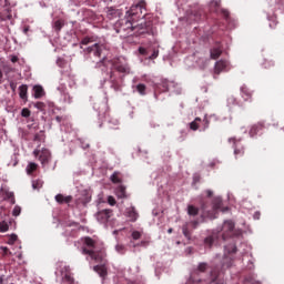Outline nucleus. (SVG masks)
I'll return each instance as SVG.
<instances>
[{"label": "nucleus", "instance_id": "obj_1", "mask_svg": "<svg viewBox=\"0 0 284 284\" xmlns=\"http://www.w3.org/2000/svg\"><path fill=\"white\" fill-rule=\"evenodd\" d=\"M82 254L90 256L91 261L95 263H103L105 261V252L97 248V241L90 236L82 237Z\"/></svg>", "mask_w": 284, "mask_h": 284}, {"label": "nucleus", "instance_id": "obj_2", "mask_svg": "<svg viewBox=\"0 0 284 284\" xmlns=\"http://www.w3.org/2000/svg\"><path fill=\"white\" fill-rule=\"evenodd\" d=\"M145 6V0H140L136 4H133L129 11H126V18L124 20L125 24H122V30H134L135 21H139V19H143V17H145V13L143 14Z\"/></svg>", "mask_w": 284, "mask_h": 284}, {"label": "nucleus", "instance_id": "obj_3", "mask_svg": "<svg viewBox=\"0 0 284 284\" xmlns=\"http://www.w3.org/2000/svg\"><path fill=\"white\" fill-rule=\"evenodd\" d=\"M223 206V200L221 197L213 199V205L211 210L207 209V203H201L202 215L207 216V219H216V214H219V210Z\"/></svg>", "mask_w": 284, "mask_h": 284}, {"label": "nucleus", "instance_id": "obj_4", "mask_svg": "<svg viewBox=\"0 0 284 284\" xmlns=\"http://www.w3.org/2000/svg\"><path fill=\"white\" fill-rule=\"evenodd\" d=\"M224 257L222 260V270H230L234 265V254H236V244H231L224 248Z\"/></svg>", "mask_w": 284, "mask_h": 284}, {"label": "nucleus", "instance_id": "obj_5", "mask_svg": "<svg viewBox=\"0 0 284 284\" xmlns=\"http://www.w3.org/2000/svg\"><path fill=\"white\" fill-rule=\"evenodd\" d=\"M111 65L120 74H130V64H128V61L123 57L112 59Z\"/></svg>", "mask_w": 284, "mask_h": 284}, {"label": "nucleus", "instance_id": "obj_6", "mask_svg": "<svg viewBox=\"0 0 284 284\" xmlns=\"http://www.w3.org/2000/svg\"><path fill=\"white\" fill-rule=\"evenodd\" d=\"M3 3V8L0 9V21H10L12 19V9H10L9 0H0V6Z\"/></svg>", "mask_w": 284, "mask_h": 284}, {"label": "nucleus", "instance_id": "obj_7", "mask_svg": "<svg viewBox=\"0 0 284 284\" xmlns=\"http://www.w3.org/2000/svg\"><path fill=\"white\" fill-rule=\"evenodd\" d=\"M33 156H39V161L42 165H48V163H50V159H52V154L48 149H42L41 151L36 149L33 151Z\"/></svg>", "mask_w": 284, "mask_h": 284}, {"label": "nucleus", "instance_id": "obj_8", "mask_svg": "<svg viewBox=\"0 0 284 284\" xmlns=\"http://www.w3.org/2000/svg\"><path fill=\"white\" fill-rule=\"evenodd\" d=\"M221 232L223 241H226L230 236H234V222L225 221L222 225Z\"/></svg>", "mask_w": 284, "mask_h": 284}, {"label": "nucleus", "instance_id": "obj_9", "mask_svg": "<svg viewBox=\"0 0 284 284\" xmlns=\"http://www.w3.org/2000/svg\"><path fill=\"white\" fill-rule=\"evenodd\" d=\"M229 143H233L235 159H239V156H243L245 154V146H243L241 140L230 138Z\"/></svg>", "mask_w": 284, "mask_h": 284}, {"label": "nucleus", "instance_id": "obj_10", "mask_svg": "<svg viewBox=\"0 0 284 284\" xmlns=\"http://www.w3.org/2000/svg\"><path fill=\"white\" fill-rule=\"evenodd\" d=\"M113 216V211L111 209H104L97 213V220L99 223H108Z\"/></svg>", "mask_w": 284, "mask_h": 284}, {"label": "nucleus", "instance_id": "obj_11", "mask_svg": "<svg viewBox=\"0 0 284 284\" xmlns=\"http://www.w3.org/2000/svg\"><path fill=\"white\" fill-rule=\"evenodd\" d=\"M84 52H85V54H93L98 59H101V54L103 52V45L95 43V44L84 49Z\"/></svg>", "mask_w": 284, "mask_h": 284}, {"label": "nucleus", "instance_id": "obj_12", "mask_svg": "<svg viewBox=\"0 0 284 284\" xmlns=\"http://www.w3.org/2000/svg\"><path fill=\"white\" fill-rule=\"evenodd\" d=\"M110 83L112 90L114 92H121V83H119V80L116 79V73L114 71H110Z\"/></svg>", "mask_w": 284, "mask_h": 284}, {"label": "nucleus", "instance_id": "obj_13", "mask_svg": "<svg viewBox=\"0 0 284 284\" xmlns=\"http://www.w3.org/2000/svg\"><path fill=\"white\" fill-rule=\"evenodd\" d=\"M227 65H230V62H227V60H220L215 62V67H214L215 74H221V72H225V70H227Z\"/></svg>", "mask_w": 284, "mask_h": 284}, {"label": "nucleus", "instance_id": "obj_14", "mask_svg": "<svg viewBox=\"0 0 284 284\" xmlns=\"http://www.w3.org/2000/svg\"><path fill=\"white\" fill-rule=\"evenodd\" d=\"M0 192H2V195L4 196L3 197L4 201H9L11 203V205H14V203H17L13 192H10L3 187L0 190Z\"/></svg>", "mask_w": 284, "mask_h": 284}, {"label": "nucleus", "instance_id": "obj_15", "mask_svg": "<svg viewBox=\"0 0 284 284\" xmlns=\"http://www.w3.org/2000/svg\"><path fill=\"white\" fill-rule=\"evenodd\" d=\"M252 90H250L247 87H241V97L244 101H252Z\"/></svg>", "mask_w": 284, "mask_h": 284}, {"label": "nucleus", "instance_id": "obj_16", "mask_svg": "<svg viewBox=\"0 0 284 284\" xmlns=\"http://www.w3.org/2000/svg\"><path fill=\"white\" fill-rule=\"evenodd\" d=\"M126 216L128 219H130V221H132V223H134L136 219H139V213L136 212V209H134V206H131L126 209Z\"/></svg>", "mask_w": 284, "mask_h": 284}, {"label": "nucleus", "instance_id": "obj_17", "mask_svg": "<svg viewBox=\"0 0 284 284\" xmlns=\"http://www.w3.org/2000/svg\"><path fill=\"white\" fill-rule=\"evenodd\" d=\"M93 270L97 272V274H99L101 278H105L108 276V268L105 265H95Z\"/></svg>", "mask_w": 284, "mask_h": 284}, {"label": "nucleus", "instance_id": "obj_18", "mask_svg": "<svg viewBox=\"0 0 284 284\" xmlns=\"http://www.w3.org/2000/svg\"><path fill=\"white\" fill-rule=\"evenodd\" d=\"M222 54H223V49L221 48L220 43H217L215 48L211 49V59L216 60Z\"/></svg>", "mask_w": 284, "mask_h": 284}, {"label": "nucleus", "instance_id": "obj_19", "mask_svg": "<svg viewBox=\"0 0 284 284\" xmlns=\"http://www.w3.org/2000/svg\"><path fill=\"white\" fill-rule=\"evenodd\" d=\"M263 128H265V125L262 122L254 124L253 126H251L250 136H256V134H258V132H261Z\"/></svg>", "mask_w": 284, "mask_h": 284}, {"label": "nucleus", "instance_id": "obj_20", "mask_svg": "<svg viewBox=\"0 0 284 284\" xmlns=\"http://www.w3.org/2000/svg\"><path fill=\"white\" fill-rule=\"evenodd\" d=\"M55 201L60 205H62V203H72V196L71 195L63 196V194H58L55 195Z\"/></svg>", "mask_w": 284, "mask_h": 284}, {"label": "nucleus", "instance_id": "obj_21", "mask_svg": "<svg viewBox=\"0 0 284 284\" xmlns=\"http://www.w3.org/2000/svg\"><path fill=\"white\" fill-rule=\"evenodd\" d=\"M19 97L22 101H28V85L22 84L19 87Z\"/></svg>", "mask_w": 284, "mask_h": 284}, {"label": "nucleus", "instance_id": "obj_22", "mask_svg": "<svg viewBox=\"0 0 284 284\" xmlns=\"http://www.w3.org/2000/svg\"><path fill=\"white\" fill-rule=\"evenodd\" d=\"M209 284H223L221 280H219V271H216V268L211 271V281Z\"/></svg>", "mask_w": 284, "mask_h": 284}, {"label": "nucleus", "instance_id": "obj_23", "mask_svg": "<svg viewBox=\"0 0 284 284\" xmlns=\"http://www.w3.org/2000/svg\"><path fill=\"white\" fill-rule=\"evenodd\" d=\"M33 92H34L33 94L34 99H41V97L45 94V92L43 91V87L41 85H34Z\"/></svg>", "mask_w": 284, "mask_h": 284}, {"label": "nucleus", "instance_id": "obj_24", "mask_svg": "<svg viewBox=\"0 0 284 284\" xmlns=\"http://www.w3.org/2000/svg\"><path fill=\"white\" fill-rule=\"evenodd\" d=\"M39 168L38 163L31 162L27 165V174L31 175L34 174V172H37Z\"/></svg>", "mask_w": 284, "mask_h": 284}, {"label": "nucleus", "instance_id": "obj_25", "mask_svg": "<svg viewBox=\"0 0 284 284\" xmlns=\"http://www.w3.org/2000/svg\"><path fill=\"white\" fill-rule=\"evenodd\" d=\"M221 14L224 19V21H226V23H232V17L230 16V11H227V9H221Z\"/></svg>", "mask_w": 284, "mask_h": 284}, {"label": "nucleus", "instance_id": "obj_26", "mask_svg": "<svg viewBox=\"0 0 284 284\" xmlns=\"http://www.w3.org/2000/svg\"><path fill=\"white\" fill-rule=\"evenodd\" d=\"M187 214H189V216H197L199 215V207L190 204L187 206Z\"/></svg>", "mask_w": 284, "mask_h": 284}, {"label": "nucleus", "instance_id": "obj_27", "mask_svg": "<svg viewBox=\"0 0 284 284\" xmlns=\"http://www.w3.org/2000/svg\"><path fill=\"white\" fill-rule=\"evenodd\" d=\"M94 41H97V38L94 36H92V37H84L81 40L80 45H88L89 43H94Z\"/></svg>", "mask_w": 284, "mask_h": 284}, {"label": "nucleus", "instance_id": "obj_28", "mask_svg": "<svg viewBox=\"0 0 284 284\" xmlns=\"http://www.w3.org/2000/svg\"><path fill=\"white\" fill-rule=\"evenodd\" d=\"M136 92L141 94V97H145V90H148V87L143 83H140L135 87Z\"/></svg>", "mask_w": 284, "mask_h": 284}, {"label": "nucleus", "instance_id": "obj_29", "mask_svg": "<svg viewBox=\"0 0 284 284\" xmlns=\"http://www.w3.org/2000/svg\"><path fill=\"white\" fill-rule=\"evenodd\" d=\"M200 123H201V118H195L194 121L190 123V129L193 130V132H196V130H199Z\"/></svg>", "mask_w": 284, "mask_h": 284}, {"label": "nucleus", "instance_id": "obj_30", "mask_svg": "<svg viewBox=\"0 0 284 284\" xmlns=\"http://www.w3.org/2000/svg\"><path fill=\"white\" fill-rule=\"evenodd\" d=\"M182 232L185 239H189V240L192 239V232L190 231V227L187 226V224H184L182 226Z\"/></svg>", "mask_w": 284, "mask_h": 284}, {"label": "nucleus", "instance_id": "obj_31", "mask_svg": "<svg viewBox=\"0 0 284 284\" xmlns=\"http://www.w3.org/2000/svg\"><path fill=\"white\" fill-rule=\"evenodd\" d=\"M63 26H65V23L63 22V20H57V21L54 22L53 28H54V30H55L57 32H61V29L63 28Z\"/></svg>", "mask_w": 284, "mask_h": 284}, {"label": "nucleus", "instance_id": "obj_32", "mask_svg": "<svg viewBox=\"0 0 284 284\" xmlns=\"http://www.w3.org/2000/svg\"><path fill=\"white\" fill-rule=\"evenodd\" d=\"M187 284H207L205 280H194V275H191V278Z\"/></svg>", "mask_w": 284, "mask_h": 284}, {"label": "nucleus", "instance_id": "obj_33", "mask_svg": "<svg viewBox=\"0 0 284 284\" xmlns=\"http://www.w3.org/2000/svg\"><path fill=\"white\" fill-rule=\"evenodd\" d=\"M32 187H33V190H41V187H43L42 180H34L32 182Z\"/></svg>", "mask_w": 284, "mask_h": 284}, {"label": "nucleus", "instance_id": "obj_34", "mask_svg": "<svg viewBox=\"0 0 284 284\" xmlns=\"http://www.w3.org/2000/svg\"><path fill=\"white\" fill-rule=\"evenodd\" d=\"M204 245H206V247H212V245H214V236H207L204 240Z\"/></svg>", "mask_w": 284, "mask_h": 284}, {"label": "nucleus", "instance_id": "obj_35", "mask_svg": "<svg viewBox=\"0 0 284 284\" xmlns=\"http://www.w3.org/2000/svg\"><path fill=\"white\" fill-rule=\"evenodd\" d=\"M197 272L204 273L207 272V263L202 262L197 265Z\"/></svg>", "mask_w": 284, "mask_h": 284}, {"label": "nucleus", "instance_id": "obj_36", "mask_svg": "<svg viewBox=\"0 0 284 284\" xmlns=\"http://www.w3.org/2000/svg\"><path fill=\"white\" fill-rule=\"evenodd\" d=\"M118 196L120 197V199H125V186H119L118 187Z\"/></svg>", "mask_w": 284, "mask_h": 284}, {"label": "nucleus", "instance_id": "obj_37", "mask_svg": "<svg viewBox=\"0 0 284 284\" xmlns=\"http://www.w3.org/2000/svg\"><path fill=\"white\" fill-rule=\"evenodd\" d=\"M219 8H221V2L219 1L211 2V10H214V12H219Z\"/></svg>", "mask_w": 284, "mask_h": 284}, {"label": "nucleus", "instance_id": "obj_38", "mask_svg": "<svg viewBox=\"0 0 284 284\" xmlns=\"http://www.w3.org/2000/svg\"><path fill=\"white\" fill-rule=\"evenodd\" d=\"M30 114H32V112L30 111V109L28 108H23L21 111V116H23L24 119H29Z\"/></svg>", "mask_w": 284, "mask_h": 284}, {"label": "nucleus", "instance_id": "obj_39", "mask_svg": "<svg viewBox=\"0 0 284 284\" xmlns=\"http://www.w3.org/2000/svg\"><path fill=\"white\" fill-rule=\"evenodd\" d=\"M111 181H112V183H121V178H119V173L118 172H114L111 175Z\"/></svg>", "mask_w": 284, "mask_h": 284}, {"label": "nucleus", "instance_id": "obj_40", "mask_svg": "<svg viewBox=\"0 0 284 284\" xmlns=\"http://www.w3.org/2000/svg\"><path fill=\"white\" fill-rule=\"evenodd\" d=\"M10 230V226L7 224V222H0V232H8Z\"/></svg>", "mask_w": 284, "mask_h": 284}, {"label": "nucleus", "instance_id": "obj_41", "mask_svg": "<svg viewBox=\"0 0 284 284\" xmlns=\"http://www.w3.org/2000/svg\"><path fill=\"white\" fill-rule=\"evenodd\" d=\"M34 108H37V110H40V112H43V111H45V103H43V102H37V103L34 104Z\"/></svg>", "mask_w": 284, "mask_h": 284}, {"label": "nucleus", "instance_id": "obj_42", "mask_svg": "<svg viewBox=\"0 0 284 284\" xmlns=\"http://www.w3.org/2000/svg\"><path fill=\"white\" fill-rule=\"evenodd\" d=\"M115 250L119 252V254H125V246L123 244H118Z\"/></svg>", "mask_w": 284, "mask_h": 284}, {"label": "nucleus", "instance_id": "obj_43", "mask_svg": "<svg viewBox=\"0 0 284 284\" xmlns=\"http://www.w3.org/2000/svg\"><path fill=\"white\" fill-rule=\"evenodd\" d=\"M21 214V206L16 205L12 211V216H19Z\"/></svg>", "mask_w": 284, "mask_h": 284}, {"label": "nucleus", "instance_id": "obj_44", "mask_svg": "<svg viewBox=\"0 0 284 284\" xmlns=\"http://www.w3.org/2000/svg\"><path fill=\"white\" fill-rule=\"evenodd\" d=\"M159 58V49H153V53L149 57L151 61Z\"/></svg>", "mask_w": 284, "mask_h": 284}, {"label": "nucleus", "instance_id": "obj_45", "mask_svg": "<svg viewBox=\"0 0 284 284\" xmlns=\"http://www.w3.org/2000/svg\"><path fill=\"white\" fill-rule=\"evenodd\" d=\"M207 128H210V120L207 118L203 119V132H205V130H207Z\"/></svg>", "mask_w": 284, "mask_h": 284}, {"label": "nucleus", "instance_id": "obj_46", "mask_svg": "<svg viewBox=\"0 0 284 284\" xmlns=\"http://www.w3.org/2000/svg\"><path fill=\"white\" fill-rule=\"evenodd\" d=\"M108 17H116V9L114 8H109L106 12Z\"/></svg>", "mask_w": 284, "mask_h": 284}, {"label": "nucleus", "instance_id": "obj_47", "mask_svg": "<svg viewBox=\"0 0 284 284\" xmlns=\"http://www.w3.org/2000/svg\"><path fill=\"white\" fill-rule=\"evenodd\" d=\"M132 239H133V241H139V239H141V232L133 231L132 232Z\"/></svg>", "mask_w": 284, "mask_h": 284}, {"label": "nucleus", "instance_id": "obj_48", "mask_svg": "<svg viewBox=\"0 0 284 284\" xmlns=\"http://www.w3.org/2000/svg\"><path fill=\"white\" fill-rule=\"evenodd\" d=\"M109 205H116V200L113 196L108 197Z\"/></svg>", "mask_w": 284, "mask_h": 284}, {"label": "nucleus", "instance_id": "obj_49", "mask_svg": "<svg viewBox=\"0 0 284 284\" xmlns=\"http://www.w3.org/2000/svg\"><path fill=\"white\" fill-rule=\"evenodd\" d=\"M139 52H140V54H142L143 57H146V54H148V49H145V48H143V47H140V48H139Z\"/></svg>", "mask_w": 284, "mask_h": 284}, {"label": "nucleus", "instance_id": "obj_50", "mask_svg": "<svg viewBox=\"0 0 284 284\" xmlns=\"http://www.w3.org/2000/svg\"><path fill=\"white\" fill-rule=\"evenodd\" d=\"M64 278L70 284L74 283V278L72 276H70V275H65Z\"/></svg>", "mask_w": 284, "mask_h": 284}, {"label": "nucleus", "instance_id": "obj_51", "mask_svg": "<svg viewBox=\"0 0 284 284\" xmlns=\"http://www.w3.org/2000/svg\"><path fill=\"white\" fill-rule=\"evenodd\" d=\"M273 65H274V62H272V61H265V63H264L265 69L272 68Z\"/></svg>", "mask_w": 284, "mask_h": 284}, {"label": "nucleus", "instance_id": "obj_52", "mask_svg": "<svg viewBox=\"0 0 284 284\" xmlns=\"http://www.w3.org/2000/svg\"><path fill=\"white\" fill-rule=\"evenodd\" d=\"M169 82L168 80H162V88H164V90H169Z\"/></svg>", "mask_w": 284, "mask_h": 284}, {"label": "nucleus", "instance_id": "obj_53", "mask_svg": "<svg viewBox=\"0 0 284 284\" xmlns=\"http://www.w3.org/2000/svg\"><path fill=\"white\" fill-rule=\"evenodd\" d=\"M191 225H192L193 230H196V227H199V221H192Z\"/></svg>", "mask_w": 284, "mask_h": 284}, {"label": "nucleus", "instance_id": "obj_54", "mask_svg": "<svg viewBox=\"0 0 284 284\" xmlns=\"http://www.w3.org/2000/svg\"><path fill=\"white\" fill-rule=\"evenodd\" d=\"M19 61V57L11 55V63H17Z\"/></svg>", "mask_w": 284, "mask_h": 284}, {"label": "nucleus", "instance_id": "obj_55", "mask_svg": "<svg viewBox=\"0 0 284 284\" xmlns=\"http://www.w3.org/2000/svg\"><path fill=\"white\" fill-rule=\"evenodd\" d=\"M9 85H10L12 92H14L17 90V84L14 82H10Z\"/></svg>", "mask_w": 284, "mask_h": 284}, {"label": "nucleus", "instance_id": "obj_56", "mask_svg": "<svg viewBox=\"0 0 284 284\" xmlns=\"http://www.w3.org/2000/svg\"><path fill=\"white\" fill-rule=\"evenodd\" d=\"M272 22L270 23V28H276V20L275 19H273V20H271Z\"/></svg>", "mask_w": 284, "mask_h": 284}, {"label": "nucleus", "instance_id": "obj_57", "mask_svg": "<svg viewBox=\"0 0 284 284\" xmlns=\"http://www.w3.org/2000/svg\"><path fill=\"white\" fill-rule=\"evenodd\" d=\"M55 121H57L58 123H61V122L63 121V116L57 115V116H55Z\"/></svg>", "mask_w": 284, "mask_h": 284}, {"label": "nucleus", "instance_id": "obj_58", "mask_svg": "<svg viewBox=\"0 0 284 284\" xmlns=\"http://www.w3.org/2000/svg\"><path fill=\"white\" fill-rule=\"evenodd\" d=\"M2 251L4 254H10V250L7 246L2 247Z\"/></svg>", "mask_w": 284, "mask_h": 284}, {"label": "nucleus", "instance_id": "obj_59", "mask_svg": "<svg viewBox=\"0 0 284 284\" xmlns=\"http://www.w3.org/2000/svg\"><path fill=\"white\" fill-rule=\"evenodd\" d=\"M214 193L210 190L206 191V196H209V199L213 195Z\"/></svg>", "mask_w": 284, "mask_h": 284}, {"label": "nucleus", "instance_id": "obj_60", "mask_svg": "<svg viewBox=\"0 0 284 284\" xmlns=\"http://www.w3.org/2000/svg\"><path fill=\"white\" fill-rule=\"evenodd\" d=\"M29 31H30V27H26V28L23 29V33H24V34H28Z\"/></svg>", "mask_w": 284, "mask_h": 284}, {"label": "nucleus", "instance_id": "obj_61", "mask_svg": "<svg viewBox=\"0 0 284 284\" xmlns=\"http://www.w3.org/2000/svg\"><path fill=\"white\" fill-rule=\"evenodd\" d=\"M34 141H40L41 139L39 138V134H36L33 138Z\"/></svg>", "mask_w": 284, "mask_h": 284}, {"label": "nucleus", "instance_id": "obj_62", "mask_svg": "<svg viewBox=\"0 0 284 284\" xmlns=\"http://www.w3.org/2000/svg\"><path fill=\"white\" fill-rule=\"evenodd\" d=\"M138 245H142V246H145V245H148V242H145V241H142L140 244H138Z\"/></svg>", "mask_w": 284, "mask_h": 284}, {"label": "nucleus", "instance_id": "obj_63", "mask_svg": "<svg viewBox=\"0 0 284 284\" xmlns=\"http://www.w3.org/2000/svg\"><path fill=\"white\" fill-rule=\"evenodd\" d=\"M11 241H17V235L16 234L11 235Z\"/></svg>", "mask_w": 284, "mask_h": 284}, {"label": "nucleus", "instance_id": "obj_64", "mask_svg": "<svg viewBox=\"0 0 284 284\" xmlns=\"http://www.w3.org/2000/svg\"><path fill=\"white\" fill-rule=\"evenodd\" d=\"M194 183H199V178L197 176L194 178Z\"/></svg>", "mask_w": 284, "mask_h": 284}]
</instances>
